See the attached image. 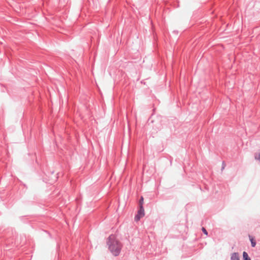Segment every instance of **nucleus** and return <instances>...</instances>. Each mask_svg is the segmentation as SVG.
<instances>
[{
    "instance_id": "obj_7",
    "label": "nucleus",
    "mask_w": 260,
    "mask_h": 260,
    "mask_svg": "<svg viewBox=\"0 0 260 260\" xmlns=\"http://www.w3.org/2000/svg\"><path fill=\"white\" fill-rule=\"evenodd\" d=\"M250 241H251V246L254 247L255 246V245H256V242L255 241L253 240V239L252 238H250Z\"/></svg>"
},
{
    "instance_id": "obj_2",
    "label": "nucleus",
    "mask_w": 260,
    "mask_h": 260,
    "mask_svg": "<svg viewBox=\"0 0 260 260\" xmlns=\"http://www.w3.org/2000/svg\"><path fill=\"white\" fill-rule=\"evenodd\" d=\"M144 216V210L143 208V206H140V209L138 212V214L135 216V219L136 221H138L140 220L141 218Z\"/></svg>"
},
{
    "instance_id": "obj_6",
    "label": "nucleus",
    "mask_w": 260,
    "mask_h": 260,
    "mask_svg": "<svg viewBox=\"0 0 260 260\" xmlns=\"http://www.w3.org/2000/svg\"><path fill=\"white\" fill-rule=\"evenodd\" d=\"M254 157L255 159L260 161V151L255 154Z\"/></svg>"
},
{
    "instance_id": "obj_1",
    "label": "nucleus",
    "mask_w": 260,
    "mask_h": 260,
    "mask_svg": "<svg viewBox=\"0 0 260 260\" xmlns=\"http://www.w3.org/2000/svg\"><path fill=\"white\" fill-rule=\"evenodd\" d=\"M114 242V236L110 235L107 240V244L109 246V248L111 251L114 250V246L113 245Z\"/></svg>"
},
{
    "instance_id": "obj_4",
    "label": "nucleus",
    "mask_w": 260,
    "mask_h": 260,
    "mask_svg": "<svg viewBox=\"0 0 260 260\" xmlns=\"http://www.w3.org/2000/svg\"><path fill=\"white\" fill-rule=\"evenodd\" d=\"M231 260H240L237 253H233L231 255Z\"/></svg>"
},
{
    "instance_id": "obj_9",
    "label": "nucleus",
    "mask_w": 260,
    "mask_h": 260,
    "mask_svg": "<svg viewBox=\"0 0 260 260\" xmlns=\"http://www.w3.org/2000/svg\"><path fill=\"white\" fill-rule=\"evenodd\" d=\"M143 198L142 197L141 198V200L140 201V206H141V204L142 205L143 204Z\"/></svg>"
},
{
    "instance_id": "obj_5",
    "label": "nucleus",
    "mask_w": 260,
    "mask_h": 260,
    "mask_svg": "<svg viewBox=\"0 0 260 260\" xmlns=\"http://www.w3.org/2000/svg\"><path fill=\"white\" fill-rule=\"evenodd\" d=\"M243 260H251V259L249 257L247 253L245 251L243 252Z\"/></svg>"
},
{
    "instance_id": "obj_8",
    "label": "nucleus",
    "mask_w": 260,
    "mask_h": 260,
    "mask_svg": "<svg viewBox=\"0 0 260 260\" xmlns=\"http://www.w3.org/2000/svg\"><path fill=\"white\" fill-rule=\"evenodd\" d=\"M202 230L203 232V233H204L206 235H208L207 231H206V230L204 228H202Z\"/></svg>"
},
{
    "instance_id": "obj_3",
    "label": "nucleus",
    "mask_w": 260,
    "mask_h": 260,
    "mask_svg": "<svg viewBox=\"0 0 260 260\" xmlns=\"http://www.w3.org/2000/svg\"><path fill=\"white\" fill-rule=\"evenodd\" d=\"M122 245L119 242L115 241V256L118 255L121 250Z\"/></svg>"
}]
</instances>
